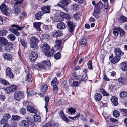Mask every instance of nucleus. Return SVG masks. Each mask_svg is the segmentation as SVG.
Returning <instances> with one entry per match:
<instances>
[{"label": "nucleus", "mask_w": 127, "mask_h": 127, "mask_svg": "<svg viewBox=\"0 0 127 127\" xmlns=\"http://www.w3.org/2000/svg\"><path fill=\"white\" fill-rule=\"evenodd\" d=\"M5 50L7 52H10L13 48V44L11 42H8L5 46Z\"/></svg>", "instance_id": "13"}, {"label": "nucleus", "mask_w": 127, "mask_h": 127, "mask_svg": "<svg viewBox=\"0 0 127 127\" xmlns=\"http://www.w3.org/2000/svg\"><path fill=\"white\" fill-rule=\"evenodd\" d=\"M35 66H38L40 69H42L44 67V66L42 63H38L35 65Z\"/></svg>", "instance_id": "53"}, {"label": "nucleus", "mask_w": 127, "mask_h": 127, "mask_svg": "<svg viewBox=\"0 0 127 127\" xmlns=\"http://www.w3.org/2000/svg\"><path fill=\"white\" fill-rule=\"evenodd\" d=\"M87 43V41L86 39L83 38L81 40L80 44L82 45H85Z\"/></svg>", "instance_id": "50"}, {"label": "nucleus", "mask_w": 127, "mask_h": 127, "mask_svg": "<svg viewBox=\"0 0 127 127\" xmlns=\"http://www.w3.org/2000/svg\"><path fill=\"white\" fill-rule=\"evenodd\" d=\"M2 83L5 85H8L9 84V83L6 80L2 79L1 80Z\"/></svg>", "instance_id": "60"}, {"label": "nucleus", "mask_w": 127, "mask_h": 127, "mask_svg": "<svg viewBox=\"0 0 127 127\" xmlns=\"http://www.w3.org/2000/svg\"><path fill=\"white\" fill-rule=\"evenodd\" d=\"M113 30L114 31L113 32V34L115 36H117L119 32V30H118V28L117 29H114Z\"/></svg>", "instance_id": "56"}, {"label": "nucleus", "mask_w": 127, "mask_h": 127, "mask_svg": "<svg viewBox=\"0 0 127 127\" xmlns=\"http://www.w3.org/2000/svg\"><path fill=\"white\" fill-rule=\"evenodd\" d=\"M15 2H14V4L18 5L19 4H21L22 3L23 0H17V1L15 0Z\"/></svg>", "instance_id": "62"}, {"label": "nucleus", "mask_w": 127, "mask_h": 127, "mask_svg": "<svg viewBox=\"0 0 127 127\" xmlns=\"http://www.w3.org/2000/svg\"><path fill=\"white\" fill-rule=\"evenodd\" d=\"M8 38L12 41H14L16 39V37L15 35L13 34H10L8 36Z\"/></svg>", "instance_id": "47"}, {"label": "nucleus", "mask_w": 127, "mask_h": 127, "mask_svg": "<svg viewBox=\"0 0 127 127\" xmlns=\"http://www.w3.org/2000/svg\"><path fill=\"white\" fill-rule=\"evenodd\" d=\"M57 27L58 29L62 30L66 28L67 26L63 22H60L57 24Z\"/></svg>", "instance_id": "17"}, {"label": "nucleus", "mask_w": 127, "mask_h": 127, "mask_svg": "<svg viewBox=\"0 0 127 127\" xmlns=\"http://www.w3.org/2000/svg\"><path fill=\"white\" fill-rule=\"evenodd\" d=\"M127 96V93L125 92H123L120 93V96L122 98H126Z\"/></svg>", "instance_id": "34"}, {"label": "nucleus", "mask_w": 127, "mask_h": 127, "mask_svg": "<svg viewBox=\"0 0 127 127\" xmlns=\"http://www.w3.org/2000/svg\"><path fill=\"white\" fill-rule=\"evenodd\" d=\"M50 48L49 46L47 43L43 44L41 46V49L44 51V53L45 52V51L49 50Z\"/></svg>", "instance_id": "23"}, {"label": "nucleus", "mask_w": 127, "mask_h": 127, "mask_svg": "<svg viewBox=\"0 0 127 127\" xmlns=\"http://www.w3.org/2000/svg\"><path fill=\"white\" fill-rule=\"evenodd\" d=\"M100 13V10L99 9L96 8L94 9L93 15L96 18H98L99 15Z\"/></svg>", "instance_id": "24"}, {"label": "nucleus", "mask_w": 127, "mask_h": 127, "mask_svg": "<svg viewBox=\"0 0 127 127\" xmlns=\"http://www.w3.org/2000/svg\"><path fill=\"white\" fill-rule=\"evenodd\" d=\"M24 93L21 91L15 92L14 94V98L16 100L18 101L23 98Z\"/></svg>", "instance_id": "3"}, {"label": "nucleus", "mask_w": 127, "mask_h": 127, "mask_svg": "<svg viewBox=\"0 0 127 127\" xmlns=\"http://www.w3.org/2000/svg\"><path fill=\"white\" fill-rule=\"evenodd\" d=\"M11 69L9 67H7L6 69V74L11 72Z\"/></svg>", "instance_id": "63"}, {"label": "nucleus", "mask_w": 127, "mask_h": 127, "mask_svg": "<svg viewBox=\"0 0 127 127\" xmlns=\"http://www.w3.org/2000/svg\"><path fill=\"white\" fill-rule=\"evenodd\" d=\"M80 116V114L79 113H78V114L76 115V116L74 117H71L70 116H69V118L71 120H76Z\"/></svg>", "instance_id": "46"}, {"label": "nucleus", "mask_w": 127, "mask_h": 127, "mask_svg": "<svg viewBox=\"0 0 127 127\" xmlns=\"http://www.w3.org/2000/svg\"><path fill=\"white\" fill-rule=\"evenodd\" d=\"M42 64H44L46 65L49 67L51 66V64L49 61L47 60L43 61H42Z\"/></svg>", "instance_id": "54"}, {"label": "nucleus", "mask_w": 127, "mask_h": 127, "mask_svg": "<svg viewBox=\"0 0 127 127\" xmlns=\"http://www.w3.org/2000/svg\"><path fill=\"white\" fill-rule=\"evenodd\" d=\"M102 97L101 95L99 93H96L95 96V99L97 101H99L101 100Z\"/></svg>", "instance_id": "31"}, {"label": "nucleus", "mask_w": 127, "mask_h": 127, "mask_svg": "<svg viewBox=\"0 0 127 127\" xmlns=\"http://www.w3.org/2000/svg\"><path fill=\"white\" fill-rule=\"evenodd\" d=\"M62 41L60 40H57L55 42V47L57 49H59L61 48Z\"/></svg>", "instance_id": "26"}, {"label": "nucleus", "mask_w": 127, "mask_h": 127, "mask_svg": "<svg viewBox=\"0 0 127 127\" xmlns=\"http://www.w3.org/2000/svg\"><path fill=\"white\" fill-rule=\"evenodd\" d=\"M7 121V120L4 117H3V118L1 119L0 121V123L1 124H6Z\"/></svg>", "instance_id": "58"}, {"label": "nucleus", "mask_w": 127, "mask_h": 127, "mask_svg": "<svg viewBox=\"0 0 127 127\" xmlns=\"http://www.w3.org/2000/svg\"><path fill=\"white\" fill-rule=\"evenodd\" d=\"M34 121L36 122H40L41 121V118L37 114H35L34 117Z\"/></svg>", "instance_id": "33"}, {"label": "nucleus", "mask_w": 127, "mask_h": 127, "mask_svg": "<svg viewBox=\"0 0 127 127\" xmlns=\"http://www.w3.org/2000/svg\"><path fill=\"white\" fill-rule=\"evenodd\" d=\"M17 86L15 85H12L10 87L6 88L5 91L7 93L10 94L11 93L15 92L17 89Z\"/></svg>", "instance_id": "6"}, {"label": "nucleus", "mask_w": 127, "mask_h": 127, "mask_svg": "<svg viewBox=\"0 0 127 127\" xmlns=\"http://www.w3.org/2000/svg\"><path fill=\"white\" fill-rule=\"evenodd\" d=\"M120 21L122 23L127 22V18L124 16H121L119 18Z\"/></svg>", "instance_id": "40"}, {"label": "nucleus", "mask_w": 127, "mask_h": 127, "mask_svg": "<svg viewBox=\"0 0 127 127\" xmlns=\"http://www.w3.org/2000/svg\"><path fill=\"white\" fill-rule=\"evenodd\" d=\"M44 100L45 101L44 107L46 109V112L48 111L47 107L48 106V103L49 100V98L48 96H45L44 97Z\"/></svg>", "instance_id": "28"}, {"label": "nucleus", "mask_w": 127, "mask_h": 127, "mask_svg": "<svg viewBox=\"0 0 127 127\" xmlns=\"http://www.w3.org/2000/svg\"><path fill=\"white\" fill-rule=\"evenodd\" d=\"M120 59V58L117 57L115 56L113 59L111 60L110 61L111 63H112L116 64L119 61Z\"/></svg>", "instance_id": "30"}, {"label": "nucleus", "mask_w": 127, "mask_h": 127, "mask_svg": "<svg viewBox=\"0 0 127 127\" xmlns=\"http://www.w3.org/2000/svg\"><path fill=\"white\" fill-rule=\"evenodd\" d=\"M117 98L116 96L112 97L111 99L112 102L115 106L117 105L118 104Z\"/></svg>", "instance_id": "27"}, {"label": "nucleus", "mask_w": 127, "mask_h": 127, "mask_svg": "<svg viewBox=\"0 0 127 127\" xmlns=\"http://www.w3.org/2000/svg\"><path fill=\"white\" fill-rule=\"evenodd\" d=\"M59 116L65 122H67L69 121V119L65 117L62 110H61L60 112Z\"/></svg>", "instance_id": "12"}, {"label": "nucleus", "mask_w": 127, "mask_h": 127, "mask_svg": "<svg viewBox=\"0 0 127 127\" xmlns=\"http://www.w3.org/2000/svg\"><path fill=\"white\" fill-rule=\"evenodd\" d=\"M52 124L50 123H48L45 124L43 127H51Z\"/></svg>", "instance_id": "64"}, {"label": "nucleus", "mask_w": 127, "mask_h": 127, "mask_svg": "<svg viewBox=\"0 0 127 127\" xmlns=\"http://www.w3.org/2000/svg\"><path fill=\"white\" fill-rule=\"evenodd\" d=\"M61 55L59 52H58L54 55V58L57 60L60 59L61 58Z\"/></svg>", "instance_id": "51"}, {"label": "nucleus", "mask_w": 127, "mask_h": 127, "mask_svg": "<svg viewBox=\"0 0 127 127\" xmlns=\"http://www.w3.org/2000/svg\"><path fill=\"white\" fill-rule=\"evenodd\" d=\"M49 50L45 51V53L46 55L47 56H52L54 53V50L53 49L51 48L50 49V48L49 49Z\"/></svg>", "instance_id": "15"}, {"label": "nucleus", "mask_w": 127, "mask_h": 127, "mask_svg": "<svg viewBox=\"0 0 127 127\" xmlns=\"http://www.w3.org/2000/svg\"><path fill=\"white\" fill-rule=\"evenodd\" d=\"M3 117L7 120L10 119L11 117V116L9 114L6 113L4 115Z\"/></svg>", "instance_id": "55"}, {"label": "nucleus", "mask_w": 127, "mask_h": 127, "mask_svg": "<svg viewBox=\"0 0 127 127\" xmlns=\"http://www.w3.org/2000/svg\"><path fill=\"white\" fill-rule=\"evenodd\" d=\"M11 26L12 27H15L18 30L21 31L22 30L24 27V26L20 27L17 25L13 24L11 25Z\"/></svg>", "instance_id": "44"}, {"label": "nucleus", "mask_w": 127, "mask_h": 127, "mask_svg": "<svg viewBox=\"0 0 127 127\" xmlns=\"http://www.w3.org/2000/svg\"><path fill=\"white\" fill-rule=\"evenodd\" d=\"M121 68L123 71L127 70V62H124L121 64Z\"/></svg>", "instance_id": "16"}, {"label": "nucleus", "mask_w": 127, "mask_h": 127, "mask_svg": "<svg viewBox=\"0 0 127 127\" xmlns=\"http://www.w3.org/2000/svg\"><path fill=\"white\" fill-rule=\"evenodd\" d=\"M20 117L19 116L15 115H12L11 119L13 120L18 121L20 120Z\"/></svg>", "instance_id": "38"}, {"label": "nucleus", "mask_w": 127, "mask_h": 127, "mask_svg": "<svg viewBox=\"0 0 127 127\" xmlns=\"http://www.w3.org/2000/svg\"><path fill=\"white\" fill-rule=\"evenodd\" d=\"M67 28L69 31L72 32L74 30L75 26L73 23L70 21H68L67 23Z\"/></svg>", "instance_id": "7"}, {"label": "nucleus", "mask_w": 127, "mask_h": 127, "mask_svg": "<svg viewBox=\"0 0 127 127\" xmlns=\"http://www.w3.org/2000/svg\"><path fill=\"white\" fill-rule=\"evenodd\" d=\"M3 58L4 59L9 60L12 58V56L9 54L4 53L2 55Z\"/></svg>", "instance_id": "22"}, {"label": "nucleus", "mask_w": 127, "mask_h": 127, "mask_svg": "<svg viewBox=\"0 0 127 127\" xmlns=\"http://www.w3.org/2000/svg\"><path fill=\"white\" fill-rule=\"evenodd\" d=\"M118 30L120 33V35L121 37L123 36L125 34V31L120 28H118Z\"/></svg>", "instance_id": "35"}, {"label": "nucleus", "mask_w": 127, "mask_h": 127, "mask_svg": "<svg viewBox=\"0 0 127 127\" xmlns=\"http://www.w3.org/2000/svg\"><path fill=\"white\" fill-rule=\"evenodd\" d=\"M6 75L8 77L10 78H13L14 76V75L12 72L6 74Z\"/></svg>", "instance_id": "52"}, {"label": "nucleus", "mask_w": 127, "mask_h": 127, "mask_svg": "<svg viewBox=\"0 0 127 127\" xmlns=\"http://www.w3.org/2000/svg\"><path fill=\"white\" fill-rule=\"evenodd\" d=\"M29 124L28 121L27 120H23L21 122V127H29Z\"/></svg>", "instance_id": "18"}, {"label": "nucleus", "mask_w": 127, "mask_h": 127, "mask_svg": "<svg viewBox=\"0 0 127 127\" xmlns=\"http://www.w3.org/2000/svg\"><path fill=\"white\" fill-rule=\"evenodd\" d=\"M50 7L49 6H45L42 8V10L44 14L45 13H50Z\"/></svg>", "instance_id": "19"}, {"label": "nucleus", "mask_w": 127, "mask_h": 127, "mask_svg": "<svg viewBox=\"0 0 127 127\" xmlns=\"http://www.w3.org/2000/svg\"><path fill=\"white\" fill-rule=\"evenodd\" d=\"M8 43L7 39L5 38L0 37V43L2 46H6Z\"/></svg>", "instance_id": "14"}, {"label": "nucleus", "mask_w": 127, "mask_h": 127, "mask_svg": "<svg viewBox=\"0 0 127 127\" xmlns=\"http://www.w3.org/2000/svg\"><path fill=\"white\" fill-rule=\"evenodd\" d=\"M0 9L1 12L3 14L8 15L11 12V9L4 3H3L0 6Z\"/></svg>", "instance_id": "2"}, {"label": "nucleus", "mask_w": 127, "mask_h": 127, "mask_svg": "<svg viewBox=\"0 0 127 127\" xmlns=\"http://www.w3.org/2000/svg\"><path fill=\"white\" fill-rule=\"evenodd\" d=\"M44 14L43 12L42 11H39L37 12L35 15V19L38 20H40L41 16Z\"/></svg>", "instance_id": "21"}, {"label": "nucleus", "mask_w": 127, "mask_h": 127, "mask_svg": "<svg viewBox=\"0 0 127 127\" xmlns=\"http://www.w3.org/2000/svg\"><path fill=\"white\" fill-rule=\"evenodd\" d=\"M76 78L79 81H85L88 79L87 75L84 74L82 75H78L76 76Z\"/></svg>", "instance_id": "11"}, {"label": "nucleus", "mask_w": 127, "mask_h": 127, "mask_svg": "<svg viewBox=\"0 0 127 127\" xmlns=\"http://www.w3.org/2000/svg\"><path fill=\"white\" fill-rule=\"evenodd\" d=\"M30 47L34 50L36 49L39 48L37 44L39 41L38 38L34 36H32L30 38Z\"/></svg>", "instance_id": "1"}, {"label": "nucleus", "mask_w": 127, "mask_h": 127, "mask_svg": "<svg viewBox=\"0 0 127 127\" xmlns=\"http://www.w3.org/2000/svg\"><path fill=\"white\" fill-rule=\"evenodd\" d=\"M87 65L89 69L93 70L92 63V61L89 60L88 62Z\"/></svg>", "instance_id": "43"}, {"label": "nucleus", "mask_w": 127, "mask_h": 127, "mask_svg": "<svg viewBox=\"0 0 127 127\" xmlns=\"http://www.w3.org/2000/svg\"><path fill=\"white\" fill-rule=\"evenodd\" d=\"M38 54L37 53L34 51H32L29 57L30 59L32 62L35 61L37 58Z\"/></svg>", "instance_id": "5"}, {"label": "nucleus", "mask_w": 127, "mask_h": 127, "mask_svg": "<svg viewBox=\"0 0 127 127\" xmlns=\"http://www.w3.org/2000/svg\"><path fill=\"white\" fill-rule=\"evenodd\" d=\"M27 110L29 112L34 114H36L37 113V110L32 106L28 105L27 106Z\"/></svg>", "instance_id": "9"}, {"label": "nucleus", "mask_w": 127, "mask_h": 127, "mask_svg": "<svg viewBox=\"0 0 127 127\" xmlns=\"http://www.w3.org/2000/svg\"><path fill=\"white\" fill-rule=\"evenodd\" d=\"M14 11L16 15H17L19 14L21 12V9L18 6L15 5L14 7Z\"/></svg>", "instance_id": "29"}, {"label": "nucleus", "mask_w": 127, "mask_h": 127, "mask_svg": "<svg viewBox=\"0 0 127 127\" xmlns=\"http://www.w3.org/2000/svg\"><path fill=\"white\" fill-rule=\"evenodd\" d=\"M81 82L79 81L78 82L77 81H73V84L74 86L75 87H78L79 86V85L81 83Z\"/></svg>", "instance_id": "57"}, {"label": "nucleus", "mask_w": 127, "mask_h": 127, "mask_svg": "<svg viewBox=\"0 0 127 127\" xmlns=\"http://www.w3.org/2000/svg\"><path fill=\"white\" fill-rule=\"evenodd\" d=\"M20 113L21 114L24 115L26 113V111L25 108L22 107L19 110Z\"/></svg>", "instance_id": "37"}, {"label": "nucleus", "mask_w": 127, "mask_h": 127, "mask_svg": "<svg viewBox=\"0 0 127 127\" xmlns=\"http://www.w3.org/2000/svg\"><path fill=\"white\" fill-rule=\"evenodd\" d=\"M8 31L5 30H2L0 31V35L2 36H5L7 33Z\"/></svg>", "instance_id": "36"}, {"label": "nucleus", "mask_w": 127, "mask_h": 127, "mask_svg": "<svg viewBox=\"0 0 127 127\" xmlns=\"http://www.w3.org/2000/svg\"><path fill=\"white\" fill-rule=\"evenodd\" d=\"M31 74L28 72L27 73L26 76V77L25 80L28 81V82H30L31 80Z\"/></svg>", "instance_id": "42"}, {"label": "nucleus", "mask_w": 127, "mask_h": 127, "mask_svg": "<svg viewBox=\"0 0 127 127\" xmlns=\"http://www.w3.org/2000/svg\"><path fill=\"white\" fill-rule=\"evenodd\" d=\"M70 0H63L61 2L62 4H57V6L61 7L65 11H67V8L66 6L69 3Z\"/></svg>", "instance_id": "4"}, {"label": "nucleus", "mask_w": 127, "mask_h": 127, "mask_svg": "<svg viewBox=\"0 0 127 127\" xmlns=\"http://www.w3.org/2000/svg\"><path fill=\"white\" fill-rule=\"evenodd\" d=\"M119 110L121 113L127 116V109H120Z\"/></svg>", "instance_id": "45"}, {"label": "nucleus", "mask_w": 127, "mask_h": 127, "mask_svg": "<svg viewBox=\"0 0 127 127\" xmlns=\"http://www.w3.org/2000/svg\"><path fill=\"white\" fill-rule=\"evenodd\" d=\"M9 31L17 36H18L20 35V33L18 32L17 30L13 28H10Z\"/></svg>", "instance_id": "25"}, {"label": "nucleus", "mask_w": 127, "mask_h": 127, "mask_svg": "<svg viewBox=\"0 0 127 127\" xmlns=\"http://www.w3.org/2000/svg\"><path fill=\"white\" fill-rule=\"evenodd\" d=\"M125 78H124L121 77L118 79V81L120 83H124L125 82Z\"/></svg>", "instance_id": "61"}, {"label": "nucleus", "mask_w": 127, "mask_h": 127, "mask_svg": "<svg viewBox=\"0 0 127 127\" xmlns=\"http://www.w3.org/2000/svg\"><path fill=\"white\" fill-rule=\"evenodd\" d=\"M47 88L48 86L47 85H43L41 87V90L43 92H45L47 91Z\"/></svg>", "instance_id": "41"}, {"label": "nucleus", "mask_w": 127, "mask_h": 127, "mask_svg": "<svg viewBox=\"0 0 127 127\" xmlns=\"http://www.w3.org/2000/svg\"><path fill=\"white\" fill-rule=\"evenodd\" d=\"M21 42L22 45L24 47H26L27 44V43L24 39H21Z\"/></svg>", "instance_id": "49"}, {"label": "nucleus", "mask_w": 127, "mask_h": 127, "mask_svg": "<svg viewBox=\"0 0 127 127\" xmlns=\"http://www.w3.org/2000/svg\"><path fill=\"white\" fill-rule=\"evenodd\" d=\"M68 111L71 114H74L76 111L75 109L72 107L68 108Z\"/></svg>", "instance_id": "48"}, {"label": "nucleus", "mask_w": 127, "mask_h": 127, "mask_svg": "<svg viewBox=\"0 0 127 127\" xmlns=\"http://www.w3.org/2000/svg\"><path fill=\"white\" fill-rule=\"evenodd\" d=\"M100 91L103 94L104 96H108L109 94L108 93L106 92L103 89H101L100 90Z\"/></svg>", "instance_id": "59"}, {"label": "nucleus", "mask_w": 127, "mask_h": 127, "mask_svg": "<svg viewBox=\"0 0 127 127\" xmlns=\"http://www.w3.org/2000/svg\"><path fill=\"white\" fill-rule=\"evenodd\" d=\"M103 6V4L102 2L99 1L95 6L96 8L101 10L102 9Z\"/></svg>", "instance_id": "32"}, {"label": "nucleus", "mask_w": 127, "mask_h": 127, "mask_svg": "<svg viewBox=\"0 0 127 127\" xmlns=\"http://www.w3.org/2000/svg\"><path fill=\"white\" fill-rule=\"evenodd\" d=\"M41 24L40 22H35L33 23V26L37 31L39 32L41 30L40 26Z\"/></svg>", "instance_id": "20"}, {"label": "nucleus", "mask_w": 127, "mask_h": 127, "mask_svg": "<svg viewBox=\"0 0 127 127\" xmlns=\"http://www.w3.org/2000/svg\"><path fill=\"white\" fill-rule=\"evenodd\" d=\"M113 114L114 117L117 118L120 116L119 112L117 110H114L113 112Z\"/></svg>", "instance_id": "39"}, {"label": "nucleus", "mask_w": 127, "mask_h": 127, "mask_svg": "<svg viewBox=\"0 0 127 127\" xmlns=\"http://www.w3.org/2000/svg\"><path fill=\"white\" fill-rule=\"evenodd\" d=\"M114 52L115 56L117 57L120 58L123 55L124 53L122 52L120 49L118 48H116L115 49Z\"/></svg>", "instance_id": "8"}, {"label": "nucleus", "mask_w": 127, "mask_h": 127, "mask_svg": "<svg viewBox=\"0 0 127 127\" xmlns=\"http://www.w3.org/2000/svg\"><path fill=\"white\" fill-rule=\"evenodd\" d=\"M53 36L55 37H60L62 36L63 33L61 31L54 30L52 34Z\"/></svg>", "instance_id": "10"}]
</instances>
